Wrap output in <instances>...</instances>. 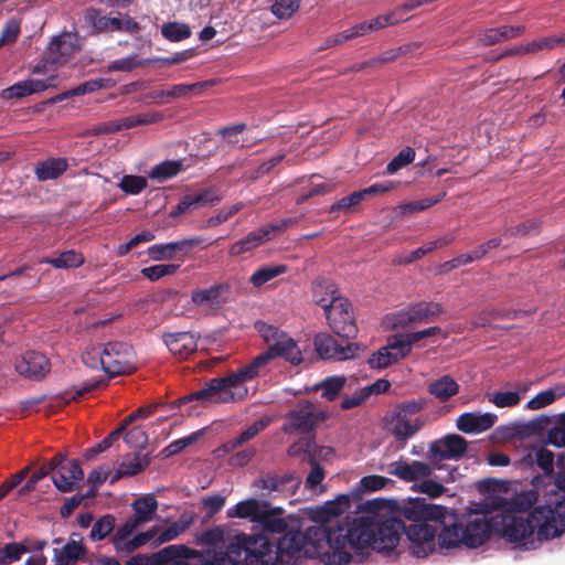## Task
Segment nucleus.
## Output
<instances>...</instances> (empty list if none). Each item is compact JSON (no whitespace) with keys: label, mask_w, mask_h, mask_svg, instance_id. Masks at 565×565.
<instances>
[{"label":"nucleus","mask_w":565,"mask_h":565,"mask_svg":"<svg viewBox=\"0 0 565 565\" xmlns=\"http://www.w3.org/2000/svg\"><path fill=\"white\" fill-rule=\"evenodd\" d=\"M373 505L372 502L367 507ZM370 508L350 520L345 526L327 529L312 525L301 531L290 525L275 544L262 534H236L231 542L234 565H301L307 558H318L324 565H348L354 555L381 536V524L373 523Z\"/></svg>","instance_id":"obj_1"},{"label":"nucleus","mask_w":565,"mask_h":565,"mask_svg":"<svg viewBox=\"0 0 565 565\" xmlns=\"http://www.w3.org/2000/svg\"><path fill=\"white\" fill-rule=\"evenodd\" d=\"M258 331L268 344L265 352L225 376L210 379L200 390L174 401L173 406L181 407L192 402L207 405L243 401L248 395L245 382L258 376L259 369L270 360L282 358L292 365H299L303 361L297 342L286 332L265 323Z\"/></svg>","instance_id":"obj_2"},{"label":"nucleus","mask_w":565,"mask_h":565,"mask_svg":"<svg viewBox=\"0 0 565 565\" xmlns=\"http://www.w3.org/2000/svg\"><path fill=\"white\" fill-rule=\"evenodd\" d=\"M494 526L511 543L534 550L542 541L565 532V471L555 478V488L545 495V504L534 508L526 519L502 515Z\"/></svg>","instance_id":"obj_3"},{"label":"nucleus","mask_w":565,"mask_h":565,"mask_svg":"<svg viewBox=\"0 0 565 565\" xmlns=\"http://www.w3.org/2000/svg\"><path fill=\"white\" fill-rule=\"evenodd\" d=\"M370 502H372L373 505H371L369 510H372L373 514H370L369 516L373 518V523L381 524L382 534L375 539L376 542L372 544V546H369L363 551L362 556L354 555V561L352 563H363L372 552L388 554V499L376 498L359 503L355 505L352 514H348L343 521H338L334 524L331 522L332 519L341 515L351 508L349 494H339L334 500L326 502L323 505L316 508L311 512V519L317 523L316 525H322L327 529L333 530L345 526L350 520L362 515L369 508L367 504Z\"/></svg>","instance_id":"obj_4"},{"label":"nucleus","mask_w":565,"mask_h":565,"mask_svg":"<svg viewBox=\"0 0 565 565\" xmlns=\"http://www.w3.org/2000/svg\"><path fill=\"white\" fill-rule=\"evenodd\" d=\"M125 565H234L231 542L226 552H199L182 544L166 546L151 554L132 555Z\"/></svg>","instance_id":"obj_5"},{"label":"nucleus","mask_w":565,"mask_h":565,"mask_svg":"<svg viewBox=\"0 0 565 565\" xmlns=\"http://www.w3.org/2000/svg\"><path fill=\"white\" fill-rule=\"evenodd\" d=\"M447 509L443 505L427 503L425 499L416 498L398 502L391 499V550L398 541L399 531L406 529L401 521L404 518L414 523L419 521H434L438 523L445 519Z\"/></svg>","instance_id":"obj_6"},{"label":"nucleus","mask_w":565,"mask_h":565,"mask_svg":"<svg viewBox=\"0 0 565 565\" xmlns=\"http://www.w3.org/2000/svg\"><path fill=\"white\" fill-rule=\"evenodd\" d=\"M542 478H534L532 484L534 489L513 490L510 495V488L513 486L512 482H495V489L503 491V494L493 493L487 497L488 505L490 510L502 511V512H526L529 511L539 500L540 493L536 490L542 483Z\"/></svg>","instance_id":"obj_7"},{"label":"nucleus","mask_w":565,"mask_h":565,"mask_svg":"<svg viewBox=\"0 0 565 565\" xmlns=\"http://www.w3.org/2000/svg\"><path fill=\"white\" fill-rule=\"evenodd\" d=\"M99 356L102 369L110 377L131 374L135 370L134 350L125 342H108L103 350L93 349Z\"/></svg>","instance_id":"obj_8"},{"label":"nucleus","mask_w":565,"mask_h":565,"mask_svg":"<svg viewBox=\"0 0 565 565\" xmlns=\"http://www.w3.org/2000/svg\"><path fill=\"white\" fill-rule=\"evenodd\" d=\"M79 50V41L76 33L64 32L55 36L47 49L46 55L35 65L33 72L40 73L46 70H55L65 64Z\"/></svg>","instance_id":"obj_9"},{"label":"nucleus","mask_w":565,"mask_h":565,"mask_svg":"<svg viewBox=\"0 0 565 565\" xmlns=\"http://www.w3.org/2000/svg\"><path fill=\"white\" fill-rule=\"evenodd\" d=\"M493 512L488 505V500L478 504V508L467 514L461 523V533L465 537V546L478 547L482 545L490 535V522L488 515Z\"/></svg>","instance_id":"obj_10"},{"label":"nucleus","mask_w":565,"mask_h":565,"mask_svg":"<svg viewBox=\"0 0 565 565\" xmlns=\"http://www.w3.org/2000/svg\"><path fill=\"white\" fill-rule=\"evenodd\" d=\"M422 407L423 404L415 401L395 407L392 433L401 441V448L423 427L424 420L417 415Z\"/></svg>","instance_id":"obj_11"},{"label":"nucleus","mask_w":565,"mask_h":565,"mask_svg":"<svg viewBox=\"0 0 565 565\" xmlns=\"http://www.w3.org/2000/svg\"><path fill=\"white\" fill-rule=\"evenodd\" d=\"M324 315L337 335L352 339L358 334L352 306L347 298H332Z\"/></svg>","instance_id":"obj_12"},{"label":"nucleus","mask_w":565,"mask_h":565,"mask_svg":"<svg viewBox=\"0 0 565 565\" xmlns=\"http://www.w3.org/2000/svg\"><path fill=\"white\" fill-rule=\"evenodd\" d=\"M315 349L322 360L344 361L358 358L366 347L358 342H339L328 333H318L313 340Z\"/></svg>","instance_id":"obj_13"},{"label":"nucleus","mask_w":565,"mask_h":565,"mask_svg":"<svg viewBox=\"0 0 565 565\" xmlns=\"http://www.w3.org/2000/svg\"><path fill=\"white\" fill-rule=\"evenodd\" d=\"M443 525V520L438 523L434 521H419L411 524L401 533H405L412 543V553L418 557L427 556L435 551V537Z\"/></svg>","instance_id":"obj_14"},{"label":"nucleus","mask_w":565,"mask_h":565,"mask_svg":"<svg viewBox=\"0 0 565 565\" xmlns=\"http://www.w3.org/2000/svg\"><path fill=\"white\" fill-rule=\"evenodd\" d=\"M300 486V480L294 473L278 475L273 471L262 472L253 482V488L262 491L263 495H294Z\"/></svg>","instance_id":"obj_15"},{"label":"nucleus","mask_w":565,"mask_h":565,"mask_svg":"<svg viewBox=\"0 0 565 565\" xmlns=\"http://www.w3.org/2000/svg\"><path fill=\"white\" fill-rule=\"evenodd\" d=\"M282 431L285 434H292L296 431L307 434L313 430L319 422L326 419L323 412L316 411L312 403L306 402L298 408L291 409L286 414Z\"/></svg>","instance_id":"obj_16"},{"label":"nucleus","mask_w":565,"mask_h":565,"mask_svg":"<svg viewBox=\"0 0 565 565\" xmlns=\"http://www.w3.org/2000/svg\"><path fill=\"white\" fill-rule=\"evenodd\" d=\"M141 524L134 518H129L120 525L111 537V542L117 552L130 553L136 548L156 539L157 529L153 527L147 532L138 533L132 539L131 535Z\"/></svg>","instance_id":"obj_17"},{"label":"nucleus","mask_w":565,"mask_h":565,"mask_svg":"<svg viewBox=\"0 0 565 565\" xmlns=\"http://www.w3.org/2000/svg\"><path fill=\"white\" fill-rule=\"evenodd\" d=\"M468 449L467 440L456 434L447 435L430 444L427 458L431 463L443 460H458Z\"/></svg>","instance_id":"obj_18"},{"label":"nucleus","mask_w":565,"mask_h":565,"mask_svg":"<svg viewBox=\"0 0 565 565\" xmlns=\"http://www.w3.org/2000/svg\"><path fill=\"white\" fill-rule=\"evenodd\" d=\"M443 313V307L438 302H417L394 316V327H406L412 323L427 322Z\"/></svg>","instance_id":"obj_19"},{"label":"nucleus","mask_w":565,"mask_h":565,"mask_svg":"<svg viewBox=\"0 0 565 565\" xmlns=\"http://www.w3.org/2000/svg\"><path fill=\"white\" fill-rule=\"evenodd\" d=\"M14 367L24 379L40 381L51 372V362L41 352L26 351L15 360Z\"/></svg>","instance_id":"obj_20"},{"label":"nucleus","mask_w":565,"mask_h":565,"mask_svg":"<svg viewBox=\"0 0 565 565\" xmlns=\"http://www.w3.org/2000/svg\"><path fill=\"white\" fill-rule=\"evenodd\" d=\"M55 457H60L62 460L51 472L52 482L61 492H71L74 490L75 482L84 478V471L77 460H66L61 454Z\"/></svg>","instance_id":"obj_21"},{"label":"nucleus","mask_w":565,"mask_h":565,"mask_svg":"<svg viewBox=\"0 0 565 565\" xmlns=\"http://www.w3.org/2000/svg\"><path fill=\"white\" fill-rule=\"evenodd\" d=\"M441 333L439 327H429L424 330L398 333L391 335V363L406 358L415 343L427 337H434Z\"/></svg>","instance_id":"obj_22"},{"label":"nucleus","mask_w":565,"mask_h":565,"mask_svg":"<svg viewBox=\"0 0 565 565\" xmlns=\"http://www.w3.org/2000/svg\"><path fill=\"white\" fill-rule=\"evenodd\" d=\"M388 24V14H383L369 22H361L342 32L327 38L321 46L322 50L341 45L344 42L369 34L370 32L385 28Z\"/></svg>","instance_id":"obj_23"},{"label":"nucleus","mask_w":565,"mask_h":565,"mask_svg":"<svg viewBox=\"0 0 565 565\" xmlns=\"http://www.w3.org/2000/svg\"><path fill=\"white\" fill-rule=\"evenodd\" d=\"M230 294L231 285L228 282H220L209 288L193 290L191 301L196 307L218 309L227 302Z\"/></svg>","instance_id":"obj_24"},{"label":"nucleus","mask_w":565,"mask_h":565,"mask_svg":"<svg viewBox=\"0 0 565 565\" xmlns=\"http://www.w3.org/2000/svg\"><path fill=\"white\" fill-rule=\"evenodd\" d=\"M220 201L221 198L213 189H206L196 193H188L180 199L179 203L170 211L169 215L175 218L205 205H213Z\"/></svg>","instance_id":"obj_25"},{"label":"nucleus","mask_w":565,"mask_h":565,"mask_svg":"<svg viewBox=\"0 0 565 565\" xmlns=\"http://www.w3.org/2000/svg\"><path fill=\"white\" fill-rule=\"evenodd\" d=\"M497 422L493 413L467 412L458 416L456 427L463 434L475 435L489 430Z\"/></svg>","instance_id":"obj_26"},{"label":"nucleus","mask_w":565,"mask_h":565,"mask_svg":"<svg viewBox=\"0 0 565 565\" xmlns=\"http://www.w3.org/2000/svg\"><path fill=\"white\" fill-rule=\"evenodd\" d=\"M565 45V32L521 43L509 50L504 55H535L540 52H550Z\"/></svg>","instance_id":"obj_27"},{"label":"nucleus","mask_w":565,"mask_h":565,"mask_svg":"<svg viewBox=\"0 0 565 565\" xmlns=\"http://www.w3.org/2000/svg\"><path fill=\"white\" fill-rule=\"evenodd\" d=\"M162 340L169 351L180 359H186L198 349L199 335L193 332L163 333Z\"/></svg>","instance_id":"obj_28"},{"label":"nucleus","mask_w":565,"mask_h":565,"mask_svg":"<svg viewBox=\"0 0 565 565\" xmlns=\"http://www.w3.org/2000/svg\"><path fill=\"white\" fill-rule=\"evenodd\" d=\"M431 472L433 468L428 463L418 460H398L391 465V473L407 482L420 481Z\"/></svg>","instance_id":"obj_29"},{"label":"nucleus","mask_w":565,"mask_h":565,"mask_svg":"<svg viewBox=\"0 0 565 565\" xmlns=\"http://www.w3.org/2000/svg\"><path fill=\"white\" fill-rule=\"evenodd\" d=\"M282 509L275 508L268 509L267 504L263 509L260 515L258 516L256 523L262 529V535L268 537V534H279L281 535L286 530L289 529L291 524H289L282 516Z\"/></svg>","instance_id":"obj_30"},{"label":"nucleus","mask_w":565,"mask_h":565,"mask_svg":"<svg viewBox=\"0 0 565 565\" xmlns=\"http://www.w3.org/2000/svg\"><path fill=\"white\" fill-rule=\"evenodd\" d=\"M273 237V228L263 226L258 230H255L248 233L245 237L236 241L231 245L228 249V254L232 257L239 256L242 254L252 252L257 248L265 242L269 241Z\"/></svg>","instance_id":"obj_31"},{"label":"nucleus","mask_w":565,"mask_h":565,"mask_svg":"<svg viewBox=\"0 0 565 565\" xmlns=\"http://www.w3.org/2000/svg\"><path fill=\"white\" fill-rule=\"evenodd\" d=\"M151 462L149 454L139 456L138 454L126 455L120 462L118 469L110 478V483L114 484L121 478L131 477L145 470Z\"/></svg>","instance_id":"obj_32"},{"label":"nucleus","mask_w":565,"mask_h":565,"mask_svg":"<svg viewBox=\"0 0 565 565\" xmlns=\"http://www.w3.org/2000/svg\"><path fill=\"white\" fill-rule=\"evenodd\" d=\"M387 481H388V479H386L383 476H377V475H370V476L363 477L352 488L350 493H348L350 495V502L354 501V502H356V505L359 503H362L363 502L362 499L365 493L374 492V491L383 489L386 486Z\"/></svg>","instance_id":"obj_33"},{"label":"nucleus","mask_w":565,"mask_h":565,"mask_svg":"<svg viewBox=\"0 0 565 565\" xmlns=\"http://www.w3.org/2000/svg\"><path fill=\"white\" fill-rule=\"evenodd\" d=\"M50 84L41 79H28L19 82L2 92V97L7 99L23 98L31 94L45 90Z\"/></svg>","instance_id":"obj_34"},{"label":"nucleus","mask_w":565,"mask_h":565,"mask_svg":"<svg viewBox=\"0 0 565 565\" xmlns=\"http://www.w3.org/2000/svg\"><path fill=\"white\" fill-rule=\"evenodd\" d=\"M312 296L315 302L320 306L324 312L327 311L329 301L332 300V298H342L339 295L335 285L327 278H318L313 281Z\"/></svg>","instance_id":"obj_35"},{"label":"nucleus","mask_w":565,"mask_h":565,"mask_svg":"<svg viewBox=\"0 0 565 565\" xmlns=\"http://www.w3.org/2000/svg\"><path fill=\"white\" fill-rule=\"evenodd\" d=\"M427 390L438 401L446 402L459 392V384L450 375H443L430 382Z\"/></svg>","instance_id":"obj_36"},{"label":"nucleus","mask_w":565,"mask_h":565,"mask_svg":"<svg viewBox=\"0 0 565 565\" xmlns=\"http://www.w3.org/2000/svg\"><path fill=\"white\" fill-rule=\"evenodd\" d=\"M67 167L64 158H51L36 164L35 175L39 181L54 180L62 175Z\"/></svg>","instance_id":"obj_37"},{"label":"nucleus","mask_w":565,"mask_h":565,"mask_svg":"<svg viewBox=\"0 0 565 565\" xmlns=\"http://www.w3.org/2000/svg\"><path fill=\"white\" fill-rule=\"evenodd\" d=\"M134 518L141 525L153 520L158 510V501L153 495H146L135 500L131 504Z\"/></svg>","instance_id":"obj_38"},{"label":"nucleus","mask_w":565,"mask_h":565,"mask_svg":"<svg viewBox=\"0 0 565 565\" xmlns=\"http://www.w3.org/2000/svg\"><path fill=\"white\" fill-rule=\"evenodd\" d=\"M74 536H79V534L73 533L71 540L60 551H55L56 558H61L68 565H75L87 553L86 546L82 541L75 540Z\"/></svg>","instance_id":"obj_39"},{"label":"nucleus","mask_w":565,"mask_h":565,"mask_svg":"<svg viewBox=\"0 0 565 565\" xmlns=\"http://www.w3.org/2000/svg\"><path fill=\"white\" fill-rule=\"evenodd\" d=\"M163 119V115L159 111L136 114L121 119L113 120L116 132L122 129H130L141 125H151Z\"/></svg>","instance_id":"obj_40"},{"label":"nucleus","mask_w":565,"mask_h":565,"mask_svg":"<svg viewBox=\"0 0 565 565\" xmlns=\"http://www.w3.org/2000/svg\"><path fill=\"white\" fill-rule=\"evenodd\" d=\"M120 17L99 15L95 9H89L85 15L86 20L92 24L96 32L120 31Z\"/></svg>","instance_id":"obj_41"},{"label":"nucleus","mask_w":565,"mask_h":565,"mask_svg":"<svg viewBox=\"0 0 565 565\" xmlns=\"http://www.w3.org/2000/svg\"><path fill=\"white\" fill-rule=\"evenodd\" d=\"M443 529L437 536L440 548H454L465 545V537L461 533V523H454L449 526L443 523Z\"/></svg>","instance_id":"obj_42"},{"label":"nucleus","mask_w":565,"mask_h":565,"mask_svg":"<svg viewBox=\"0 0 565 565\" xmlns=\"http://www.w3.org/2000/svg\"><path fill=\"white\" fill-rule=\"evenodd\" d=\"M264 508L265 504L262 505L257 499H247L236 503L227 514L230 518L250 519L256 523Z\"/></svg>","instance_id":"obj_43"},{"label":"nucleus","mask_w":565,"mask_h":565,"mask_svg":"<svg viewBox=\"0 0 565 565\" xmlns=\"http://www.w3.org/2000/svg\"><path fill=\"white\" fill-rule=\"evenodd\" d=\"M41 264L52 265L54 268H75L84 264V256L74 249L62 252L56 257H45Z\"/></svg>","instance_id":"obj_44"},{"label":"nucleus","mask_w":565,"mask_h":565,"mask_svg":"<svg viewBox=\"0 0 565 565\" xmlns=\"http://www.w3.org/2000/svg\"><path fill=\"white\" fill-rule=\"evenodd\" d=\"M183 169L181 160H166L156 164L149 172V178L159 182L169 180L179 174Z\"/></svg>","instance_id":"obj_45"},{"label":"nucleus","mask_w":565,"mask_h":565,"mask_svg":"<svg viewBox=\"0 0 565 565\" xmlns=\"http://www.w3.org/2000/svg\"><path fill=\"white\" fill-rule=\"evenodd\" d=\"M445 193L438 194L433 198H425L414 202H406L395 207L394 212L397 216H408L417 212L425 211L430 206L437 204Z\"/></svg>","instance_id":"obj_46"},{"label":"nucleus","mask_w":565,"mask_h":565,"mask_svg":"<svg viewBox=\"0 0 565 565\" xmlns=\"http://www.w3.org/2000/svg\"><path fill=\"white\" fill-rule=\"evenodd\" d=\"M161 35L169 42H181L192 35L188 23L172 21L161 25Z\"/></svg>","instance_id":"obj_47"},{"label":"nucleus","mask_w":565,"mask_h":565,"mask_svg":"<svg viewBox=\"0 0 565 565\" xmlns=\"http://www.w3.org/2000/svg\"><path fill=\"white\" fill-rule=\"evenodd\" d=\"M347 379L344 376L332 375L326 377L322 382L316 385L315 390H321V396L330 402L334 401L345 385Z\"/></svg>","instance_id":"obj_48"},{"label":"nucleus","mask_w":565,"mask_h":565,"mask_svg":"<svg viewBox=\"0 0 565 565\" xmlns=\"http://www.w3.org/2000/svg\"><path fill=\"white\" fill-rule=\"evenodd\" d=\"M109 82H110L109 79H104V78L87 81L68 92L57 95L54 98V100H64L71 96H81V95H85L88 93H94L102 88L110 87Z\"/></svg>","instance_id":"obj_49"},{"label":"nucleus","mask_w":565,"mask_h":565,"mask_svg":"<svg viewBox=\"0 0 565 565\" xmlns=\"http://www.w3.org/2000/svg\"><path fill=\"white\" fill-rule=\"evenodd\" d=\"M288 267L286 265H275V266H263L254 271L250 276L249 281L254 287H262L266 282L271 279L282 275L287 271Z\"/></svg>","instance_id":"obj_50"},{"label":"nucleus","mask_w":565,"mask_h":565,"mask_svg":"<svg viewBox=\"0 0 565 565\" xmlns=\"http://www.w3.org/2000/svg\"><path fill=\"white\" fill-rule=\"evenodd\" d=\"M62 459L60 457H53L47 463H44L39 471L34 472L29 480L18 490L19 497L25 495L26 493L35 489L36 483L44 477L51 475L54 467L58 465Z\"/></svg>","instance_id":"obj_51"},{"label":"nucleus","mask_w":565,"mask_h":565,"mask_svg":"<svg viewBox=\"0 0 565 565\" xmlns=\"http://www.w3.org/2000/svg\"><path fill=\"white\" fill-rule=\"evenodd\" d=\"M152 63V58L139 60L137 55H129L110 62L107 70L108 72H131L137 67H143Z\"/></svg>","instance_id":"obj_52"},{"label":"nucleus","mask_w":565,"mask_h":565,"mask_svg":"<svg viewBox=\"0 0 565 565\" xmlns=\"http://www.w3.org/2000/svg\"><path fill=\"white\" fill-rule=\"evenodd\" d=\"M116 519L113 514L100 516L92 526L89 539L94 542L106 539L115 529Z\"/></svg>","instance_id":"obj_53"},{"label":"nucleus","mask_w":565,"mask_h":565,"mask_svg":"<svg viewBox=\"0 0 565 565\" xmlns=\"http://www.w3.org/2000/svg\"><path fill=\"white\" fill-rule=\"evenodd\" d=\"M26 552H29V547L24 543H8L0 548V565H9L19 561Z\"/></svg>","instance_id":"obj_54"},{"label":"nucleus","mask_w":565,"mask_h":565,"mask_svg":"<svg viewBox=\"0 0 565 565\" xmlns=\"http://www.w3.org/2000/svg\"><path fill=\"white\" fill-rule=\"evenodd\" d=\"M207 82H198L193 84H178L173 85L170 89H167L166 97L168 98H181L192 94L196 95L202 92L204 87H207Z\"/></svg>","instance_id":"obj_55"},{"label":"nucleus","mask_w":565,"mask_h":565,"mask_svg":"<svg viewBox=\"0 0 565 565\" xmlns=\"http://www.w3.org/2000/svg\"><path fill=\"white\" fill-rule=\"evenodd\" d=\"M148 185L145 177L126 174L121 178L118 186L126 194L137 195L141 193Z\"/></svg>","instance_id":"obj_56"},{"label":"nucleus","mask_w":565,"mask_h":565,"mask_svg":"<svg viewBox=\"0 0 565 565\" xmlns=\"http://www.w3.org/2000/svg\"><path fill=\"white\" fill-rule=\"evenodd\" d=\"M122 433H124V426H119L114 431L108 434L100 443H98L97 445H95L92 448L86 449L85 454H84L85 458L88 460L93 459L97 455L109 449L114 445V443L118 440V438L120 437V435Z\"/></svg>","instance_id":"obj_57"},{"label":"nucleus","mask_w":565,"mask_h":565,"mask_svg":"<svg viewBox=\"0 0 565 565\" xmlns=\"http://www.w3.org/2000/svg\"><path fill=\"white\" fill-rule=\"evenodd\" d=\"M180 265L178 264H160L153 265L141 269L142 276L148 278L151 281H157L160 278L169 275H173L179 269Z\"/></svg>","instance_id":"obj_58"},{"label":"nucleus","mask_w":565,"mask_h":565,"mask_svg":"<svg viewBox=\"0 0 565 565\" xmlns=\"http://www.w3.org/2000/svg\"><path fill=\"white\" fill-rule=\"evenodd\" d=\"M200 435H201L200 431H195L186 437H183V438H180V439H177V440L170 443L167 447H164L162 449V451H161L162 456L164 458H168V457H171V456H174V455L181 452L186 447L193 445L199 439Z\"/></svg>","instance_id":"obj_59"},{"label":"nucleus","mask_w":565,"mask_h":565,"mask_svg":"<svg viewBox=\"0 0 565 565\" xmlns=\"http://www.w3.org/2000/svg\"><path fill=\"white\" fill-rule=\"evenodd\" d=\"M558 397V393L554 387L540 392L526 403V407L531 411H537L553 404Z\"/></svg>","instance_id":"obj_60"},{"label":"nucleus","mask_w":565,"mask_h":565,"mask_svg":"<svg viewBox=\"0 0 565 565\" xmlns=\"http://www.w3.org/2000/svg\"><path fill=\"white\" fill-rule=\"evenodd\" d=\"M412 488L430 498H438L446 491L441 482L428 478L422 479L419 483L414 484Z\"/></svg>","instance_id":"obj_61"},{"label":"nucleus","mask_w":565,"mask_h":565,"mask_svg":"<svg viewBox=\"0 0 565 565\" xmlns=\"http://www.w3.org/2000/svg\"><path fill=\"white\" fill-rule=\"evenodd\" d=\"M299 0H276L271 6V12L278 19H288L299 9Z\"/></svg>","instance_id":"obj_62"},{"label":"nucleus","mask_w":565,"mask_h":565,"mask_svg":"<svg viewBox=\"0 0 565 565\" xmlns=\"http://www.w3.org/2000/svg\"><path fill=\"white\" fill-rule=\"evenodd\" d=\"M415 149L412 147L403 148L393 159H391V174L407 167L415 160Z\"/></svg>","instance_id":"obj_63"},{"label":"nucleus","mask_w":565,"mask_h":565,"mask_svg":"<svg viewBox=\"0 0 565 565\" xmlns=\"http://www.w3.org/2000/svg\"><path fill=\"white\" fill-rule=\"evenodd\" d=\"M124 440L129 447L141 449L148 444V435L142 427L136 426L126 431Z\"/></svg>","instance_id":"obj_64"}]
</instances>
